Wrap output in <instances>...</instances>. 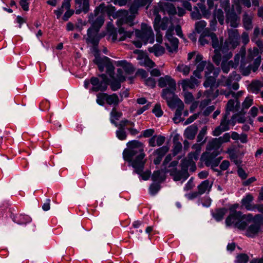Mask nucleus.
Wrapping results in <instances>:
<instances>
[{
	"instance_id": "nucleus-1",
	"label": "nucleus",
	"mask_w": 263,
	"mask_h": 263,
	"mask_svg": "<svg viewBox=\"0 0 263 263\" xmlns=\"http://www.w3.org/2000/svg\"><path fill=\"white\" fill-rule=\"evenodd\" d=\"M127 146L123 152L124 160L130 163L135 169L134 172L139 175L143 180H148L151 172L149 170L143 172L146 161L144 144L138 140H132L127 143Z\"/></svg>"
},
{
	"instance_id": "nucleus-2",
	"label": "nucleus",
	"mask_w": 263,
	"mask_h": 263,
	"mask_svg": "<svg viewBox=\"0 0 263 263\" xmlns=\"http://www.w3.org/2000/svg\"><path fill=\"white\" fill-rule=\"evenodd\" d=\"M107 10V8L105 4L102 3L89 14L88 22L91 24V27L87 30V35L100 36L99 32L104 24Z\"/></svg>"
},
{
	"instance_id": "nucleus-3",
	"label": "nucleus",
	"mask_w": 263,
	"mask_h": 263,
	"mask_svg": "<svg viewBox=\"0 0 263 263\" xmlns=\"http://www.w3.org/2000/svg\"><path fill=\"white\" fill-rule=\"evenodd\" d=\"M228 38L219 48L220 52L222 55L223 59H225L226 61L232 58V51L239 45L240 40V35L238 30L228 29Z\"/></svg>"
},
{
	"instance_id": "nucleus-4",
	"label": "nucleus",
	"mask_w": 263,
	"mask_h": 263,
	"mask_svg": "<svg viewBox=\"0 0 263 263\" xmlns=\"http://www.w3.org/2000/svg\"><path fill=\"white\" fill-rule=\"evenodd\" d=\"M261 62V56L259 55L257 48L253 50H250L247 59L240 63V71L243 76H249L251 71L255 72L257 70Z\"/></svg>"
},
{
	"instance_id": "nucleus-5",
	"label": "nucleus",
	"mask_w": 263,
	"mask_h": 263,
	"mask_svg": "<svg viewBox=\"0 0 263 263\" xmlns=\"http://www.w3.org/2000/svg\"><path fill=\"white\" fill-rule=\"evenodd\" d=\"M140 7L134 1L129 8V12L126 10H120L117 12V15L119 17L117 21V25L119 26H127V27H132L134 25V20L136 14L138 13V11Z\"/></svg>"
},
{
	"instance_id": "nucleus-6",
	"label": "nucleus",
	"mask_w": 263,
	"mask_h": 263,
	"mask_svg": "<svg viewBox=\"0 0 263 263\" xmlns=\"http://www.w3.org/2000/svg\"><path fill=\"white\" fill-rule=\"evenodd\" d=\"M135 36L139 39L133 41V44L137 48H141L142 43L144 44L147 43H153L154 42V34L152 27L146 24L142 23L141 29L135 30Z\"/></svg>"
},
{
	"instance_id": "nucleus-7",
	"label": "nucleus",
	"mask_w": 263,
	"mask_h": 263,
	"mask_svg": "<svg viewBox=\"0 0 263 263\" xmlns=\"http://www.w3.org/2000/svg\"><path fill=\"white\" fill-rule=\"evenodd\" d=\"M180 170L175 169L171 172V176L173 177L175 181H180L182 179L183 181L187 179L189 177L188 169L194 172L196 170V165L195 161L191 159L184 158L182 160L180 163Z\"/></svg>"
},
{
	"instance_id": "nucleus-8",
	"label": "nucleus",
	"mask_w": 263,
	"mask_h": 263,
	"mask_svg": "<svg viewBox=\"0 0 263 263\" xmlns=\"http://www.w3.org/2000/svg\"><path fill=\"white\" fill-rule=\"evenodd\" d=\"M159 8L155 6L153 9V13L155 17L153 22L154 28L156 32L160 30H166V33L173 32L174 30V25L171 21L167 17L161 18L160 15L158 14Z\"/></svg>"
},
{
	"instance_id": "nucleus-9",
	"label": "nucleus",
	"mask_w": 263,
	"mask_h": 263,
	"mask_svg": "<svg viewBox=\"0 0 263 263\" xmlns=\"http://www.w3.org/2000/svg\"><path fill=\"white\" fill-rule=\"evenodd\" d=\"M92 87L90 90L94 92H104L107 89L109 79L106 74L103 73L98 77H92L90 79Z\"/></svg>"
},
{
	"instance_id": "nucleus-10",
	"label": "nucleus",
	"mask_w": 263,
	"mask_h": 263,
	"mask_svg": "<svg viewBox=\"0 0 263 263\" xmlns=\"http://www.w3.org/2000/svg\"><path fill=\"white\" fill-rule=\"evenodd\" d=\"M158 86L161 88L166 87L162 90V95H164L165 91L169 92H174L176 89V83L174 79L171 76L166 75L164 77H160L158 80Z\"/></svg>"
},
{
	"instance_id": "nucleus-11",
	"label": "nucleus",
	"mask_w": 263,
	"mask_h": 263,
	"mask_svg": "<svg viewBox=\"0 0 263 263\" xmlns=\"http://www.w3.org/2000/svg\"><path fill=\"white\" fill-rule=\"evenodd\" d=\"M127 26H119L118 33L120 35L118 39L119 41H124L126 38H130L134 34V31L127 30ZM109 39L114 42L118 40V33L116 30L113 29L110 31Z\"/></svg>"
},
{
	"instance_id": "nucleus-12",
	"label": "nucleus",
	"mask_w": 263,
	"mask_h": 263,
	"mask_svg": "<svg viewBox=\"0 0 263 263\" xmlns=\"http://www.w3.org/2000/svg\"><path fill=\"white\" fill-rule=\"evenodd\" d=\"M218 155L219 153L217 152L206 153L202 155L201 159L206 166H210L212 169H214L219 164L222 159L221 157L216 158Z\"/></svg>"
},
{
	"instance_id": "nucleus-13",
	"label": "nucleus",
	"mask_w": 263,
	"mask_h": 263,
	"mask_svg": "<svg viewBox=\"0 0 263 263\" xmlns=\"http://www.w3.org/2000/svg\"><path fill=\"white\" fill-rule=\"evenodd\" d=\"M98 67L99 70L100 72H103L105 67L106 69V72L111 78H113L114 76L115 67L112 63L111 62L110 59L104 56L102 59L99 60L98 62L96 64Z\"/></svg>"
},
{
	"instance_id": "nucleus-14",
	"label": "nucleus",
	"mask_w": 263,
	"mask_h": 263,
	"mask_svg": "<svg viewBox=\"0 0 263 263\" xmlns=\"http://www.w3.org/2000/svg\"><path fill=\"white\" fill-rule=\"evenodd\" d=\"M230 112H225L223 115L221 119L220 125L216 127L213 131V135L214 136H218L222 133L228 131L230 129V125H231L229 116Z\"/></svg>"
},
{
	"instance_id": "nucleus-15",
	"label": "nucleus",
	"mask_w": 263,
	"mask_h": 263,
	"mask_svg": "<svg viewBox=\"0 0 263 263\" xmlns=\"http://www.w3.org/2000/svg\"><path fill=\"white\" fill-rule=\"evenodd\" d=\"M101 36L87 35L86 41L88 43H90L93 46V52L95 56V59L93 60L94 63L97 64L99 60L102 59L100 57L99 50L98 49V44L101 39Z\"/></svg>"
},
{
	"instance_id": "nucleus-16",
	"label": "nucleus",
	"mask_w": 263,
	"mask_h": 263,
	"mask_svg": "<svg viewBox=\"0 0 263 263\" xmlns=\"http://www.w3.org/2000/svg\"><path fill=\"white\" fill-rule=\"evenodd\" d=\"M173 32L166 33L165 35V45L169 52H173L178 49V40L174 36Z\"/></svg>"
},
{
	"instance_id": "nucleus-17",
	"label": "nucleus",
	"mask_w": 263,
	"mask_h": 263,
	"mask_svg": "<svg viewBox=\"0 0 263 263\" xmlns=\"http://www.w3.org/2000/svg\"><path fill=\"white\" fill-rule=\"evenodd\" d=\"M164 95H162V97L166 100L167 105L172 109H174L175 107H177L181 105V103H183L182 101L178 98V97L175 94L174 92L170 93L168 91H165Z\"/></svg>"
},
{
	"instance_id": "nucleus-18",
	"label": "nucleus",
	"mask_w": 263,
	"mask_h": 263,
	"mask_svg": "<svg viewBox=\"0 0 263 263\" xmlns=\"http://www.w3.org/2000/svg\"><path fill=\"white\" fill-rule=\"evenodd\" d=\"M226 11V22L230 24V26L234 28L238 26L240 23V18L234 11V9Z\"/></svg>"
},
{
	"instance_id": "nucleus-19",
	"label": "nucleus",
	"mask_w": 263,
	"mask_h": 263,
	"mask_svg": "<svg viewBox=\"0 0 263 263\" xmlns=\"http://www.w3.org/2000/svg\"><path fill=\"white\" fill-rule=\"evenodd\" d=\"M246 47L245 46L241 47L238 53H237L234 57V61H230V63L231 64L232 68H236L238 67L240 62H244L246 59Z\"/></svg>"
},
{
	"instance_id": "nucleus-20",
	"label": "nucleus",
	"mask_w": 263,
	"mask_h": 263,
	"mask_svg": "<svg viewBox=\"0 0 263 263\" xmlns=\"http://www.w3.org/2000/svg\"><path fill=\"white\" fill-rule=\"evenodd\" d=\"M89 2L90 0H75L76 13H87L89 10Z\"/></svg>"
},
{
	"instance_id": "nucleus-21",
	"label": "nucleus",
	"mask_w": 263,
	"mask_h": 263,
	"mask_svg": "<svg viewBox=\"0 0 263 263\" xmlns=\"http://www.w3.org/2000/svg\"><path fill=\"white\" fill-rule=\"evenodd\" d=\"M168 150L169 147L166 145L163 146L155 150L153 153V155L155 156L154 159V163L155 165L159 164Z\"/></svg>"
},
{
	"instance_id": "nucleus-22",
	"label": "nucleus",
	"mask_w": 263,
	"mask_h": 263,
	"mask_svg": "<svg viewBox=\"0 0 263 263\" xmlns=\"http://www.w3.org/2000/svg\"><path fill=\"white\" fill-rule=\"evenodd\" d=\"M242 213L240 211H235L231 213L226 219V223L230 226L232 224H236L239 220H242Z\"/></svg>"
},
{
	"instance_id": "nucleus-23",
	"label": "nucleus",
	"mask_w": 263,
	"mask_h": 263,
	"mask_svg": "<svg viewBox=\"0 0 263 263\" xmlns=\"http://www.w3.org/2000/svg\"><path fill=\"white\" fill-rule=\"evenodd\" d=\"M253 200L254 197L252 194H247L241 200V206L244 207L248 211H254L255 204H252Z\"/></svg>"
},
{
	"instance_id": "nucleus-24",
	"label": "nucleus",
	"mask_w": 263,
	"mask_h": 263,
	"mask_svg": "<svg viewBox=\"0 0 263 263\" xmlns=\"http://www.w3.org/2000/svg\"><path fill=\"white\" fill-rule=\"evenodd\" d=\"M207 4L208 6V9H206V6L202 3H198L197 5L201 11L203 17L206 18H209L211 16V10L214 7L213 0H207Z\"/></svg>"
},
{
	"instance_id": "nucleus-25",
	"label": "nucleus",
	"mask_w": 263,
	"mask_h": 263,
	"mask_svg": "<svg viewBox=\"0 0 263 263\" xmlns=\"http://www.w3.org/2000/svg\"><path fill=\"white\" fill-rule=\"evenodd\" d=\"M260 223L257 221H255L253 223L249 226L246 232V235L249 237H255L260 230Z\"/></svg>"
},
{
	"instance_id": "nucleus-26",
	"label": "nucleus",
	"mask_w": 263,
	"mask_h": 263,
	"mask_svg": "<svg viewBox=\"0 0 263 263\" xmlns=\"http://www.w3.org/2000/svg\"><path fill=\"white\" fill-rule=\"evenodd\" d=\"M221 144L218 138H214L208 142L206 146L207 153L217 152L220 153L219 149Z\"/></svg>"
},
{
	"instance_id": "nucleus-27",
	"label": "nucleus",
	"mask_w": 263,
	"mask_h": 263,
	"mask_svg": "<svg viewBox=\"0 0 263 263\" xmlns=\"http://www.w3.org/2000/svg\"><path fill=\"white\" fill-rule=\"evenodd\" d=\"M253 15L252 13H248L245 12L242 15V23L243 26L247 30H249L252 29V20Z\"/></svg>"
},
{
	"instance_id": "nucleus-28",
	"label": "nucleus",
	"mask_w": 263,
	"mask_h": 263,
	"mask_svg": "<svg viewBox=\"0 0 263 263\" xmlns=\"http://www.w3.org/2000/svg\"><path fill=\"white\" fill-rule=\"evenodd\" d=\"M240 107V103L239 101H235L234 99H230L227 103L226 110L225 112L230 111H237Z\"/></svg>"
},
{
	"instance_id": "nucleus-29",
	"label": "nucleus",
	"mask_w": 263,
	"mask_h": 263,
	"mask_svg": "<svg viewBox=\"0 0 263 263\" xmlns=\"http://www.w3.org/2000/svg\"><path fill=\"white\" fill-rule=\"evenodd\" d=\"M117 66L122 67L126 74H130L135 71L133 65L126 60L119 61L117 62Z\"/></svg>"
},
{
	"instance_id": "nucleus-30",
	"label": "nucleus",
	"mask_w": 263,
	"mask_h": 263,
	"mask_svg": "<svg viewBox=\"0 0 263 263\" xmlns=\"http://www.w3.org/2000/svg\"><path fill=\"white\" fill-rule=\"evenodd\" d=\"M106 97V103L109 105H112L114 107L118 106L120 102H121L118 96L115 93L111 95L107 93Z\"/></svg>"
},
{
	"instance_id": "nucleus-31",
	"label": "nucleus",
	"mask_w": 263,
	"mask_h": 263,
	"mask_svg": "<svg viewBox=\"0 0 263 263\" xmlns=\"http://www.w3.org/2000/svg\"><path fill=\"white\" fill-rule=\"evenodd\" d=\"M11 218L14 222L18 224H26L31 220V218L29 216L22 214L18 216L13 215L11 216Z\"/></svg>"
},
{
	"instance_id": "nucleus-32",
	"label": "nucleus",
	"mask_w": 263,
	"mask_h": 263,
	"mask_svg": "<svg viewBox=\"0 0 263 263\" xmlns=\"http://www.w3.org/2000/svg\"><path fill=\"white\" fill-rule=\"evenodd\" d=\"M197 131L198 127L197 125L193 124L187 127L185 130L184 136L187 139L192 140L195 138Z\"/></svg>"
},
{
	"instance_id": "nucleus-33",
	"label": "nucleus",
	"mask_w": 263,
	"mask_h": 263,
	"mask_svg": "<svg viewBox=\"0 0 263 263\" xmlns=\"http://www.w3.org/2000/svg\"><path fill=\"white\" fill-rule=\"evenodd\" d=\"M227 212V209L223 208L216 209L214 211H212L211 212V214H212L213 217L217 221H220L223 219V216L226 214Z\"/></svg>"
},
{
	"instance_id": "nucleus-34",
	"label": "nucleus",
	"mask_w": 263,
	"mask_h": 263,
	"mask_svg": "<svg viewBox=\"0 0 263 263\" xmlns=\"http://www.w3.org/2000/svg\"><path fill=\"white\" fill-rule=\"evenodd\" d=\"M205 77L206 79L203 83L204 86L206 88L210 87V89L213 91L214 88H216L217 82L215 78L210 75Z\"/></svg>"
},
{
	"instance_id": "nucleus-35",
	"label": "nucleus",
	"mask_w": 263,
	"mask_h": 263,
	"mask_svg": "<svg viewBox=\"0 0 263 263\" xmlns=\"http://www.w3.org/2000/svg\"><path fill=\"white\" fill-rule=\"evenodd\" d=\"M161 8L164 11H166L169 14H175L176 13V9L175 6L170 2H162Z\"/></svg>"
},
{
	"instance_id": "nucleus-36",
	"label": "nucleus",
	"mask_w": 263,
	"mask_h": 263,
	"mask_svg": "<svg viewBox=\"0 0 263 263\" xmlns=\"http://www.w3.org/2000/svg\"><path fill=\"white\" fill-rule=\"evenodd\" d=\"M122 115L123 114L122 112L117 111L116 107H113L110 113V122L114 125H116V123L117 122L116 121L119 120L120 118L122 117Z\"/></svg>"
},
{
	"instance_id": "nucleus-37",
	"label": "nucleus",
	"mask_w": 263,
	"mask_h": 263,
	"mask_svg": "<svg viewBox=\"0 0 263 263\" xmlns=\"http://www.w3.org/2000/svg\"><path fill=\"white\" fill-rule=\"evenodd\" d=\"M148 51L151 53H154L156 57H159L164 53L165 49L162 46L155 44L153 47L149 48Z\"/></svg>"
},
{
	"instance_id": "nucleus-38",
	"label": "nucleus",
	"mask_w": 263,
	"mask_h": 263,
	"mask_svg": "<svg viewBox=\"0 0 263 263\" xmlns=\"http://www.w3.org/2000/svg\"><path fill=\"white\" fill-rule=\"evenodd\" d=\"M212 187L210 181L205 180L202 181L197 187L198 191L201 195L205 193L206 191H209Z\"/></svg>"
},
{
	"instance_id": "nucleus-39",
	"label": "nucleus",
	"mask_w": 263,
	"mask_h": 263,
	"mask_svg": "<svg viewBox=\"0 0 263 263\" xmlns=\"http://www.w3.org/2000/svg\"><path fill=\"white\" fill-rule=\"evenodd\" d=\"M213 17L218 20L220 25L224 24V16L223 11L221 9H215L213 12Z\"/></svg>"
},
{
	"instance_id": "nucleus-40",
	"label": "nucleus",
	"mask_w": 263,
	"mask_h": 263,
	"mask_svg": "<svg viewBox=\"0 0 263 263\" xmlns=\"http://www.w3.org/2000/svg\"><path fill=\"white\" fill-rule=\"evenodd\" d=\"M227 82L224 84L227 87H228L230 89H232L234 90H236L239 88V84L237 82H235L232 78L229 76L227 78Z\"/></svg>"
},
{
	"instance_id": "nucleus-41",
	"label": "nucleus",
	"mask_w": 263,
	"mask_h": 263,
	"mask_svg": "<svg viewBox=\"0 0 263 263\" xmlns=\"http://www.w3.org/2000/svg\"><path fill=\"white\" fill-rule=\"evenodd\" d=\"M107 93H104L103 92H101L98 93L97 95V99L96 102L97 103L101 106H103L104 105V104L106 103V97Z\"/></svg>"
},
{
	"instance_id": "nucleus-42",
	"label": "nucleus",
	"mask_w": 263,
	"mask_h": 263,
	"mask_svg": "<svg viewBox=\"0 0 263 263\" xmlns=\"http://www.w3.org/2000/svg\"><path fill=\"white\" fill-rule=\"evenodd\" d=\"M206 23L203 20H201L195 23V30L198 33H201L202 31L205 28Z\"/></svg>"
},
{
	"instance_id": "nucleus-43",
	"label": "nucleus",
	"mask_w": 263,
	"mask_h": 263,
	"mask_svg": "<svg viewBox=\"0 0 263 263\" xmlns=\"http://www.w3.org/2000/svg\"><path fill=\"white\" fill-rule=\"evenodd\" d=\"M249 259V257L247 254L240 253L236 257V263H247Z\"/></svg>"
},
{
	"instance_id": "nucleus-44",
	"label": "nucleus",
	"mask_w": 263,
	"mask_h": 263,
	"mask_svg": "<svg viewBox=\"0 0 263 263\" xmlns=\"http://www.w3.org/2000/svg\"><path fill=\"white\" fill-rule=\"evenodd\" d=\"M173 143H174V148H173V154L174 156H176L182 149V144L180 142L178 141L176 139L175 137H174L173 139Z\"/></svg>"
},
{
	"instance_id": "nucleus-45",
	"label": "nucleus",
	"mask_w": 263,
	"mask_h": 263,
	"mask_svg": "<svg viewBox=\"0 0 263 263\" xmlns=\"http://www.w3.org/2000/svg\"><path fill=\"white\" fill-rule=\"evenodd\" d=\"M222 58V54L220 52L219 50H214V55H213L212 59L214 63L218 66L221 61Z\"/></svg>"
},
{
	"instance_id": "nucleus-46",
	"label": "nucleus",
	"mask_w": 263,
	"mask_h": 263,
	"mask_svg": "<svg viewBox=\"0 0 263 263\" xmlns=\"http://www.w3.org/2000/svg\"><path fill=\"white\" fill-rule=\"evenodd\" d=\"M181 105L177 107V109L175 112V116L173 118V120L175 122H176V121L178 120V121H180L179 118L181 117L182 114V111L184 108V104L183 103H181Z\"/></svg>"
},
{
	"instance_id": "nucleus-47",
	"label": "nucleus",
	"mask_w": 263,
	"mask_h": 263,
	"mask_svg": "<svg viewBox=\"0 0 263 263\" xmlns=\"http://www.w3.org/2000/svg\"><path fill=\"white\" fill-rule=\"evenodd\" d=\"M122 82H120L118 79V80H112L110 82V83H109V85H110V88L112 91H117L118 89H119L121 87V83Z\"/></svg>"
},
{
	"instance_id": "nucleus-48",
	"label": "nucleus",
	"mask_w": 263,
	"mask_h": 263,
	"mask_svg": "<svg viewBox=\"0 0 263 263\" xmlns=\"http://www.w3.org/2000/svg\"><path fill=\"white\" fill-rule=\"evenodd\" d=\"M262 86V85L260 82L256 81L251 83V89L253 92L257 93L259 91L260 87Z\"/></svg>"
},
{
	"instance_id": "nucleus-49",
	"label": "nucleus",
	"mask_w": 263,
	"mask_h": 263,
	"mask_svg": "<svg viewBox=\"0 0 263 263\" xmlns=\"http://www.w3.org/2000/svg\"><path fill=\"white\" fill-rule=\"evenodd\" d=\"M211 39L212 40V46L214 50H219L220 46L216 34H212Z\"/></svg>"
},
{
	"instance_id": "nucleus-50",
	"label": "nucleus",
	"mask_w": 263,
	"mask_h": 263,
	"mask_svg": "<svg viewBox=\"0 0 263 263\" xmlns=\"http://www.w3.org/2000/svg\"><path fill=\"white\" fill-rule=\"evenodd\" d=\"M181 84L183 90H185L187 88H194V85L191 83L190 79H185L182 80Z\"/></svg>"
},
{
	"instance_id": "nucleus-51",
	"label": "nucleus",
	"mask_w": 263,
	"mask_h": 263,
	"mask_svg": "<svg viewBox=\"0 0 263 263\" xmlns=\"http://www.w3.org/2000/svg\"><path fill=\"white\" fill-rule=\"evenodd\" d=\"M177 70L182 72L184 76H186L190 71V67L183 64L179 65L177 66Z\"/></svg>"
},
{
	"instance_id": "nucleus-52",
	"label": "nucleus",
	"mask_w": 263,
	"mask_h": 263,
	"mask_svg": "<svg viewBox=\"0 0 263 263\" xmlns=\"http://www.w3.org/2000/svg\"><path fill=\"white\" fill-rule=\"evenodd\" d=\"M225 59H223L222 62L221 64V68L222 71L224 73H228L230 71V67H231V64L230 63V61L229 62H227Z\"/></svg>"
},
{
	"instance_id": "nucleus-53",
	"label": "nucleus",
	"mask_w": 263,
	"mask_h": 263,
	"mask_svg": "<svg viewBox=\"0 0 263 263\" xmlns=\"http://www.w3.org/2000/svg\"><path fill=\"white\" fill-rule=\"evenodd\" d=\"M160 185L157 183H153L151 185L149 188V193L152 195H156L160 190Z\"/></svg>"
},
{
	"instance_id": "nucleus-54",
	"label": "nucleus",
	"mask_w": 263,
	"mask_h": 263,
	"mask_svg": "<svg viewBox=\"0 0 263 263\" xmlns=\"http://www.w3.org/2000/svg\"><path fill=\"white\" fill-rule=\"evenodd\" d=\"M252 102L253 99L252 97H247V98H246L245 101L243 102L242 104V109H248L252 104Z\"/></svg>"
},
{
	"instance_id": "nucleus-55",
	"label": "nucleus",
	"mask_w": 263,
	"mask_h": 263,
	"mask_svg": "<svg viewBox=\"0 0 263 263\" xmlns=\"http://www.w3.org/2000/svg\"><path fill=\"white\" fill-rule=\"evenodd\" d=\"M152 111L157 117H161L163 114V111L162 110L161 105L159 104H156Z\"/></svg>"
},
{
	"instance_id": "nucleus-56",
	"label": "nucleus",
	"mask_w": 263,
	"mask_h": 263,
	"mask_svg": "<svg viewBox=\"0 0 263 263\" xmlns=\"http://www.w3.org/2000/svg\"><path fill=\"white\" fill-rule=\"evenodd\" d=\"M178 161H173L169 164L168 166H167L168 168H166V169L165 170V172L166 173H170V174H171V172L172 171L175 169H176L177 170L176 166L178 165Z\"/></svg>"
},
{
	"instance_id": "nucleus-57",
	"label": "nucleus",
	"mask_w": 263,
	"mask_h": 263,
	"mask_svg": "<svg viewBox=\"0 0 263 263\" xmlns=\"http://www.w3.org/2000/svg\"><path fill=\"white\" fill-rule=\"evenodd\" d=\"M128 120L124 119L122 120L119 123H116V125H114L115 126L118 127V129L125 130V127L128 125Z\"/></svg>"
},
{
	"instance_id": "nucleus-58",
	"label": "nucleus",
	"mask_w": 263,
	"mask_h": 263,
	"mask_svg": "<svg viewBox=\"0 0 263 263\" xmlns=\"http://www.w3.org/2000/svg\"><path fill=\"white\" fill-rule=\"evenodd\" d=\"M116 136L117 138L120 140H124L126 139L127 134L125 130L118 129L116 131Z\"/></svg>"
},
{
	"instance_id": "nucleus-59",
	"label": "nucleus",
	"mask_w": 263,
	"mask_h": 263,
	"mask_svg": "<svg viewBox=\"0 0 263 263\" xmlns=\"http://www.w3.org/2000/svg\"><path fill=\"white\" fill-rule=\"evenodd\" d=\"M134 1L140 7L144 6L148 7L152 2L153 0H134Z\"/></svg>"
},
{
	"instance_id": "nucleus-60",
	"label": "nucleus",
	"mask_w": 263,
	"mask_h": 263,
	"mask_svg": "<svg viewBox=\"0 0 263 263\" xmlns=\"http://www.w3.org/2000/svg\"><path fill=\"white\" fill-rule=\"evenodd\" d=\"M194 10L191 13V17L193 20H199L201 18V15L199 12V9L195 7Z\"/></svg>"
},
{
	"instance_id": "nucleus-61",
	"label": "nucleus",
	"mask_w": 263,
	"mask_h": 263,
	"mask_svg": "<svg viewBox=\"0 0 263 263\" xmlns=\"http://www.w3.org/2000/svg\"><path fill=\"white\" fill-rule=\"evenodd\" d=\"M155 133V130L154 129H148L145 130H143L142 133V135L139 136V138L142 137L145 138H148L152 136Z\"/></svg>"
},
{
	"instance_id": "nucleus-62",
	"label": "nucleus",
	"mask_w": 263,
	"mask_h": 263,
	"mask_svg": "<svg viewBox=\"0 0 263 263\" xmlns=\"http://www.w3.org/2000/svg\"><path fill=\"white\" fill-rule=\"evenodd\" d=\"M231 138L230 133H225L222 136L219 137L218 139L222 144L223 143L229 142Z\"/></svg>"
},
{
	"instance_id": "nucleus-63",
	"label": "nucleus",
	"mask_w": 263,
	"mask_h": 263,
	"mask_svg": "<svg viewBox=\"0 0 263 263\" xmlns=\"http://www.w3.org/2000/svg\"><path fill=\"white\" fill-rule=\"evenodd\" d=\"M74 13V11L73 10L70 9V8L67 9L66 11L65 12L64 14L62 17V20L64 21H67L68 19L73 15Z\"/></svg>"
},
{
	"instance_id": "nucleus-64",
	"label": "nucleus",
	"mask_w": 263,
	"mask_h": 263,
	"mask_svg": "<svg viewBox=\"0 0 263 263\" xmlns=\"http://www.w3.org/2000/svg\"><path fill=\"white\" fill-rule=\"evenodd\" d=\"M145 84L151 88H154L156 86V81L155 79L149 77L145 80Z\"/></svg>"
}]
</instances>
